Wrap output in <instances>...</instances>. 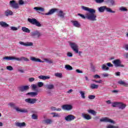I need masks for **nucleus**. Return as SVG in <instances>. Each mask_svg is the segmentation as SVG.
<instances>
[{"mask_svg": "<svg viewBox=\"0 0 128 128\" xmlns=\"http://www.w3.org/2000/svg\"><path fill=\"white\" fill-rule=\"evenodd\" d=\"M81 8L82 10L88 12L86 13L85 15L79 13L78 14V16H80L83 20L86 18V20H92V22H96V15L95 14L96 10L94 9L86 6H82Z\"/></svg>", "mask_w": 128, "mask_h": 128, "instance_id": "f257e3e1", "label": "nucleus"}, {"mask_svg": "<svg viewBox=\"0 0 128 128\" xmlns=\"http://www.w3.org/2000/svg\"><path fill=\"white\" fill-rule=\"evenodd\" d=\"M69 44L72 50L73 51H74L75 54H78L79 56H80V54H82V51L78 52V44L74 42H69Z\"/></svg>", "mask_w": 128, "mask_h": 128, "instance_id": "f03ea898", "label": "nucleus"}, {"mask_svg": "<svg viewBox=\"0 0 128 128\" xmlns=\"http://www.w3.org/2000/svg\"><path fill=\"white\" fill-rule=\"evenodd\" d=\"M45 88L46 90H48L46 91V94L48 96H52V90L54 89V85L52 84H46Z\"/></svg>", "mask_w": 128, "mask_h": 128, "instance_id": "7ed1b4c3", "label": "nucleus"}, {"mask_svg": "<svg viewBox=\"0 0 128 128\" xmlns=\"http://www.w3.org/2000/svg\"><path fill=\"white\" fill-rule=\"evenodd\" d=\"M98 10L99 12H104V10H106L107 12H110L111 14H114L116 11H114L112 10V9L110 8L106 7V6H102L98 8Z\"/></svg>", "mask_w": 128, "mask_h": 128, "instance_id": "20e7f679", "label": "nucleus"}, {"mask_svg": "<svg viewBox=\"0 0 128 128\" xmlns=\"http://www.w3.org/2000/svg\"><path fill=\"white\" fill-rule=\"evenodd\" d=\"M100 122H109L110 124H116V122L114 120L106 117L101 118Z\"/></svg>", "mask_w": 128, "mask_h": 128, "instance_id": "39448f33", "label": "nucleus"}, {"mask_svg": "<svg viewBox=\"0 0 128 128\" xmlns=\"http://www.w3.org/2000/svg\"><path fill=\"white\" fill-rule=\"evenodd\" d=\"M112 64L115 66L116 68H124V66L122 64V61L120 59H116L112 62Z\"/></svg>", "mask_w": 128, "mask_h": 128, "instance_id": "423d86ee", "label": "nucleus"}, {"mask_svg": "<svg viewBox=\"0 0 128 128\" xmlns=\"http://www.w3.org/2000/svg\"><path fill=\"white\" fill-rule=\"evenodd\" d=\"M9 4L11 8H12L18 9L20 8L18 4L16 2V0H10L9 2Z\"/></svg>", "mask_w": 128, "mask_h": 128, "instance_id": "0eeeda50", "label": "nucleus"}, {"mask_svg": "<svg viewBox=\"0 0 128 128\" xmlns=\"http://www.w3.org/2000/svg\"><path fill=\"white\" fill-rule=\"evenodd\" d=\"M24 102H26L27 104H36V102H38V99L28 98L25 99Z\"/></svg>", "mask_w": 128, "mask_h": 128, "instance_id": "6e6552de", "label": "nucleus"}, {"mask_svg": "<svg viewBox=\"0 0 128 128\" xmlns=\"http://www.w3.org/2000/svg\"><path fill=\"white\" fill-rule=\"evenodd\" d=\"M64 120L66 122H72V120H76V116L74 115L68 114L64 117Z\"/></svg>", "mask_w": 128, "mask_h": 128, "instance_id": "1a4fd4ad", "label": "nucleus"}, {"mask_svg": "<svg viewBox=\"0 0 128 128\" xmlns=\"http://www.w3.org/2000/svg\"><path fill=\"white\" fill-rule=\"evenodd\" d=\"M21 46H34V42H19Z\"/></svg>", "mask_w": 128, "mask_h": 128, "instance_id": "9d476101", "label": "nucleus"}, {"mask_svg": "<svg viewBox=\"0 0 128 128\" xmlns=\"http://www.w3.org/2000/svg\"><path fill=\"white\" fill-rule=\"evenodd\" d=\"M72 106L70 104H64L62 106V110H68V112L72 110Z\"/></svg>", "mask_w": 128, "mask_h": 128, "instance_id": "9b49d317", "label": "nucleus"}, {"mask_svg": "<svg viewBox=\"0 0 128 128\" xmlns=\"http://www.w3.org/2000/svg\"><path fill=\"white\" fill-rule=\"evenodd\" d=\"M2 60H16V58L14 56H6L2 58Z\"/></svg>", "mask_w": 128, "mask_h": 128, "instance_id": "f8f14e48", "label": "nucleus"}, {"mask_svg": "<svg viewBox=\"0 0 128 128\" xmlns=\"http://www.w3.org/2000/svg\"><path fill=\"white\" fill-rule=\"evenodd\" d=\"M32 36H36V38H40L42 36V34L38 30L33 31L31 32Z\"/></svg>", "mask_w": 128, "mask_h": 128, "instance_id": "ddd939ff", "label": "nucleus"}, {"mask_svg": "<svg viewBox=\"0 0 128 128\" xmlns=\"http://www.w3.org/2000/svg\"><path fill=\"white\" fill-rule=\"evenodd\" d=\"M58 10L56 8H52L47 13H45V16H52V14H54Z\"/></svg>", "mask_w": 128, "mask_h": 128, "instance_id": "4468645a", "label": "nucleus"}, {"mask_svg": "<svg viewBox=\"0 0 128 128\" xmlns=\"http://www.w3.org/2000/svg\"><path fill=\"white\" fill-rule=\"evenodd\" d=\"M30 60L32 62H42V63L44 62L41 60L40 59L38 58H36V57H31L30 58Z\"/></svg>", "mask_w": 128, "mask_h": 128, "instance_id": "2eb2a0df", "label": "nucleus"}, {"mask_svg": "<svg viewBox=\"0 0 128 128\" xmlns=\"http://www.w3.org/2000/svg\"><path fill=\"white\" fill-rule=\"evenodd\" d=\"M4 14L6 16H12V14H14V12L10 10H7L4 12Z\"/></svg>", "mask_w": 128, "mask_h": 128, "instance_id": "dca6fc26", "label": "nucleus"}, {"mask_svg": "<svg viewBox=\"0 0 128 128\" xmlns=\"http://www.w3.org/2000/svg\"><path fill=\"white\" fill-rule=\"evenodd\" d=\"M30 89V87L28 86H22L20 88V90L22 92H26Z\"/></svg>", "mask_w": 128, "mask_h": 128, "instance_id": "f3484780", "label": "nucleus"}, {"mask_svg": "<svg viewBox=\"0 0 128 128\" xmlns=\"http://www.w3.org/2000/svg\"><path fill=\"white\" fill-rule=\"evenodd\" d=\"M16 110V112H23L24 114H28V110L26 108H20L18 107Z\"/></svg>", "mask_w": 128, "mask_h": 128, "instance_id": "a211bd4d", "label": "nucleus"}, {"mask_svg": "<svg viewBox=\"0 0 128 128\" xmlns=\"http://www.w3.org/2000/svg\"><path fill=\"white\" fill-rule=\"evenodd\" d=\"M126 107V105L122 102H119L118 108L120 110H124Z\"/></svg>", "mask_w": 128, "mask_h": 128, "instance_id": "6ab92c4d", "label": "nucleus"}, {"mask_svg": "<svg viewBox=\"0 0 128 128\" xmlns=\"http://www.w3.org/2000/svg\"><path fill=\"white\" fill-rule=\"evenodd\" d=\"M71 22L75 28H80V24L78 21L72 20Z\"/></svg>", "mask_w": 128, "mask_h": 128, "instance_id": "aec40b11", "label": "nucleus"}, {"mask_svg": "<svg viewBox=\"0 0 128 128\" xmlns=\"http://www.w3.org/2000/svg\"><path fill=\"white\" fill-rule=\"evenodd\" d=\"M82 118H84L85 120H92V116H90L88 114H86L84 113H82Z\"/></svg>", "mask_w": 128, "mask_h": 128, "instance_id": "412c9836", "label": "nucleus"}, {"mask_svg": "<svg viewBox=\"0 0 128 128\" xmlns=\"http://www.w3.org/2000/svg\"><path fill=\"white\" fill-rule=\"evenodd\" d=\"M16 126L18 128H24L26 126V122H16Z\"/></svg>", "mask_w": 128, "mask_h": 128, "instance_id": "4be33fe9", "label": "nucleus"}, {"mask_svg": "<svg viewBox=\"0 0 128 128\" xmlns=\"http://www.w3.org/2000/svg\"><path fill=\"white\" fill-rule=\"evenodd\" d=\"M16 60L18 62H20L21 60H24V62H30V59L26 57L22 56L20 58H16Z\"/></svg>", "mask_w": 128, "mask_h": 128, "instance_id": "5701e85b", "label": "nucleus"}, {"mask_svg": "<svg viewBox=\"0 0 128 128\" xmlns=\"http://www.w3.org/2000/svg\"><path fill=\"white\" fill-rule=\"evenodd\" d=\"M38 78H40V80H50V77L49 76H44L42 75L38 76Z\"/></svg>", "mask_w": 128, "mask_h": 128, "instance_id": "b1692460", "label": "nucleus"}, {"mask_svg": "<svg viewBox=\"0 0 128 128\" xmlns=\"http://www.w3.org/2000/svg\"><path fill=\"white\" fill-rule=\"evenodd\" d=\"M53 122L54 121L52 120L50 118L46 119L44 120V123L46 124H52Z\"/></svg>", "mask_w": 128, "mask_h": 128, "instance_id": "393cba45", "label": "nucleus"}, {"mask_svg": "<svg viewBox=\"0 0 128 128\" xmlns=\"http://www.w3.org/2000/svg\"><path fill=\"white\" fill-rule=\"evenodd\" d=\"M90 88H92V90H98V85L94 84H91L90 85Z\"/></svg>", "mask_w": 128, "mask_h": 128, "instance_id": "a878e982", "label": "nucleus"}, {"mask_svg": "<svg viewBox=\"0 0 128 128\" xmlns=\"http://www.w3.org/2000/svg\"><path fill=\"white\" fill-rule=\"evenodd\" d=\"M36 20H37L36 18H28V21L29 22H30V24H35Z\"/></svg>", "mask_w": 128, "mask_h": 128, "instance_id": "bb28decb", "label": "nucleus"}, {"mask_svg": "<svg viewBox=\"0 0 128 128\" xmlns=\"http://www.w3.org/2000/svg\"><path fill=\"white\" fill-rule=\"evenodd\" d=\"M26 96H38V92H30L26 94Z\"/></svg>", "mask_w": 128, "mask_h": 128, "instance_id": "cd10ccee", "label": "nucleus"}, {"mask_svg": "<svg viewBox=\"0 0 128 128\" xmlns=\"http://www.w3.org/2000/svg\"><path fill=\"white\" fill-rule=\"evenodd\" d=\"M102 70H108L110 68L108 67L106 64H103L102 66Z\"/></svg>", "mask_w": 128, "mask_h": 128, "instance_id": "c85d7f7f", "label": "nucleus"}, {"mask_svg": "<svg viewBox=\"0 0 128 128\" xmlns=\"http://www.w3.org/2000/svg\"><path fill=\"white\" fill-rule=\"evenodd\" d=\"M22 30L24 32H27V34H30V30L26 27H22Z\"/></svg>", "mask_w": 128, "mask_h": 128, "instance_id": "c756f323", "label": "nucleus"}, {"mask_svg": "<svg viewBox=\"0 0 128 128\" xmlns=\"http://www.w3.org/2000/svg\"><path fill=\"white\" fill-rule=\"evenodd\" d=\"M118 84H121L122 86H128V83H126L122 80L118 81Z\"/></svg>", "mask_w": 128, "mask_h": 128, "instance_id": "7c9ffc66", "label": "nucleus"}, {"mask_svg": "<svg viewBox=\"0 0 128 128\" xmlns=\"http://www.w3.org/2000/svg\"><path fill=\"white\" fill-rule=\"evenodd\" d=\"M0 26H1L2 28H8V24L4 22H0Z\"/></svg>", "mask_w": 128, "mask_h": 128, "instance_id": "2f4dec72", "label": "nucleus"}, {"mask_svg": "<svg viewBox=\"0 0 128 128\" xmlns=\"http://www.w3.org/2000/svg\"><path fill=\"white\" fill-rule=\"evenodd\" d=\"M58 16L60 18H64V13L62 12V10H59L58 12Z\"/></svg>", "mask_w": 128, "mask_h": 128, "instance_id": "473e14b6", "label": "nucleus"}, {"mask_svg": "<svg viewBox=\"0 0 128 128\" xmlns=\"http://www.w3.org/2000/svg\"><path fill=\"white\" fill-rule=\"evenodd\" d=\"M54 74V76L56 78H62V74L60 72H56Z\"/></svg>", "mask_w": 128, "mask_h": 128, "instance_id": "72a5a7b5", "label": "nucleus"}, {"mask_svg": "<svg viewBox=\"0 0 128 128\" xmlns=\"http://www.w3.org/2000/svg\"><path fill=\"white\" fill-rule=\"evenodd\" d=\"M8 106H10V108H13L14 110H16V109L18 108V107L16 106V104H14V103H9L8 104Z\"/></svg>", "mask_w": 128, "mask_h": 128, "instance_id": "f704fd0d", "label": "nucleus"}, {"mask_svg": "<svg viewBox=\"0 0 128 128\" xmlns=\"http://www.w3.org/2000/svg\"><path fill=\"white\" fill-rule=\"evenodd\" d=\"M34 10H36V11L39 10V12H44V8L42 7H34Z\"/></svg>", "mask_w": 128, "mask_h": 128, "instance_id": "c9c22d12", "label": "nucleus"}, {"mask_svg": "<svg viewBox=\"0 0 128 128\" xmlns=\"http://www.w3.org/2000/svg\"><path fill=\"white\" fill-rule=\"evenodd\" d=\"M120 102H114L112 103L113 108H118V104Z\"/></svg>", "mask_w": 128, "mask_h": 128, "instance_id": "e433bc0d", "label": "nucleus"}, {"mask_svg": "<svg viewBox=\"0 0 128 128\" xmlns=\"http://www.w3.org/2000/svg\"><path fill=\"white\" fill-rule=\"evenodd\" d=\"M26 4H28V2L24 1V0H18V4L20 6H22Z\"/></svg>", "mask_w": 128, "mask_h": 128, "instance_id": "4c0bfd02", "label": "nucleus"}, {"mask_svg": "<svg viewBox=\"0 0 128 128\" xmlns=\"http://www.w3.org/2000/svg\"><path fill=\"white\" fill-rule=\"evenodd\" d=\"M88 112L91 114H92L93 116H96V112L92 110H88Z\"/></svg>", "mask_w": 128, "mask_h": 128, "instance_id": "58836bf2", "label": "nucleus"}, {"mask_svg": "<svg viewBox=\"0 0 128 128\" xmlns=\"http://www.w3.org/2000/svg\"><path fill=\"white\" fill-rule=\"evenodd\" d=\"M80 94L81 96V98H82L84 99L86 98V94L84 93V91H80Z\"/></svg>", "mask_w": 128, "mask_h": 128, "instance_id": "ea45409f", "label": "nucleus"}, {"mask_svg": "<svg viewBox=\"0 0 128 128\" xmlns=\"http://www.w3.org/2000/svg\"><path fill=\"white\" fill-rule=\"evenodd\" d=\"M65 68L67 70H72V67L70 65H66Z\"/></svg>", "mask_w": 128, "mask_h": 128, "instance_id": "a19ab883", "label": "nucleus"}, {"mask_svg": "<svg viewBox=\"0 0 128 128\" xmlns=\"http://www.w3.org/2000/svg\"><path fill=\"white\" fill-rule=\"evenodd\" d=\"M120 12H128V8L124 6H121L119 8Z\"/></svg>", "mask_w": 128, "mask_h": 128, "instance_id": "79ce46f5", "label": "nucleus"}, {"mask_svg": "<svg viewBox=\"0 0 128 128\" xmlns=\"http://www.w3.org/2000/svg\"><path fill=\"white\" fill-rule=\"evenodd\" d=\"M6 68L7 70H9L10 72L14 70V68L12 66H6Z\"/></svg>", "mask_w": 128, "mask_h": 128, "instance_id": "37998d69", "label": "nucleus"}, {"mask_svg": "<svg viewBox=\"0 0 128 128\" xmlns=\"http://www.w3.org/2000/svg\"><path fill=\"white\" fill-rule=\"evenodd\" d=\"M44 62H47L48 64H52L53 62L52 60H50L48 58L44 59Z\"/></svg>", "mask_w": 128, "mask_h": 128, "instance_id": "c03bdc74", "label": "nucleus"}, {"mask_svg": "<svg viewBox=\"0 0 128 128\" xmlns=\"http://www.w3.org/2000/svg\"><path fill=\"white\" fill-rule=\"evenodd\" d=\"M106 128H120V126H112V125L110 124L106 126Z\"/></svg>", "mask_w": 128, "mask_h": 128, "instance_id": "a18cd8bd", "label": "nucleus"}, {"mask_svg": "<svg viewBox=\"0 0 128 128\" xmlns=\"http://www.w3.org/2000/svg\"><path fill=\"white\" fill-rule=\"evenodd\" d=\"M37 86L38 88H42L44 86V82H38L37 83Z\"/></svg>", "mask_w": 128, "mask_h": 128, "instance_id": "49530a36", "label": "nucleus"}, {"mask_svg": "<svg viewBox=\"0 0 128 128\" xmlns=\"http://www.w3.org/2000/svg\"><path fill=\"white\" fill-rule=\"evenodd\" d=\"M96 4H102L104 2V0H94Z\"/></svg>", "mask_w": 128, "mask_h": 128, "instance_id": "de8ad7c7", "label": "nucleus"}, {"mask_svg": "<svg viewBox=\"0 0 128 128\" xmlns=\"http://www.w3.org/2000/svg\"><path fill=\"white\" fill-rule=\"evenodd\" d=\"M34 25L36 26H38V28H40V26H42V24H40V23L38 20H36Z\"/></svg>", "mask_w": 128, "mask_h": 128, "instance_id": "09e8293b", "label": "nucleus"}, {"mask_svg": "<svg viewBox=\"0 0 128 128\" xmlns=\"http://www.w3.org/2000/svg\"><path fill=\"white\" fill-rule=\"evenodd\" d=\"M32 120H38V115L36 114H33L32 116Z\"/></svg>", "mask_w": 128, "mask_h": 128, "instance_id": "8fccbe9b", "label": "nucleus"}, {"mask_svg": "<svg viewBox=\"0 0 128 128\" xmlns=\"http://www.w3.org/2000/svg\"><path fill=\"white\" fill-rule=\"evenodd\" d=\"M88 98L89 100H94V98H96V96L94 95H89Z\"/></svg>", "mask_w": 128, "mask_h": 128, "instance_id": "3c124183", "label": "nucleus"}, {"mask_svg": "<svg viewBox=\"0 0 128 128\" xmlns=\"http://www.w3.org/2000/svg\"><path fill=\"white\" fill-rule=\"evenodd\" d=\"M54 114L53 118H60V114L58 113L55 112Z\"/></svg>", "mask_w": 128, "mask_h": 128, "instance_id": "603ef678", "label": "nucleus"}, {"mask_svg": "<svg viewBox=\"0 0 128 128\" xmlns=\"http://www.w3.org/2000/svg\"><path fill=\"white\" fill-rule=\"evenodd\" d=\"M10 28L11 30H13V31L18 30V28L16 26H11Z\"/></svg>", "mask_w": 128, "mask_h": 128, "instance_id": "864d4df0", "label": "nucleus"}, {"mask_svg": "<svg viewBox=\"0 0 128 128\" xmlns=\"http://www.w3.org/2000/svg\"><path fill=\"white\" fill-rule=\"evenodd\" d=\"M110 76V75L108 73H104L102 74V76H103V78H108V76Z\"/></svg>", "mask_w": 128, "mask_h": 128, "instance_id": "5fc2aeb1", "label": "nucleus"}, {"mask_svg": "<svg viewBox=\"0 0 128 128\" xmlns=\"http://www.w3.org/2000/svg\"><path fill=\"white\" fill-rule=\"evenodd\" d=\"M31 87L32 90H36V88H38V86H36V84H32L31 85Z\"/></svg>", "mask_w": 128, "mask_h": 128, "instance_id": "6e6d98bb", "label": "nucleus"}, {"mask_svg": "<svg viewBox=\"0 0 128 128\" xmlns=\"http://www.w3.org/2000/svg\"><path fill=\"white\" fill-rule=\"evenodd\" d=\"M106 64L107 65V66L109 68H112V66H114V65L111 62H108Z\"/></svg>", "mask_w": 128, "mask_h": 128, "instance_id": "4d7b16f0", "label": "nucleus"}, {"mask_svg": "<svg viewBox=\"0 0 128 128\" xmlns=\"http://www.w3.org/2000/svg\"><path fill=\"white\" fill-rule=\"evenodd\" d=\"M18 72L21 74H24V70L21 69L20 68H18Z\"/></svg>", "mask_w": 128, "mask_h": 128, "instance_id": "13d9d810", "label": "nucleus"}, {"mask_svg": "<svg viewBox=\"0 0 128 128\" xmlns=\"http://www.w3.org/2000/svg\"><path fill=\"white\" fill-rule=\"evenodd\" d=\"M67 56H68L69 58H72V53L70 52H68L67 53Z\"/></svg>", "mask_w": 128, "mask_h": 128, "instance_id": "bf43d9fd", "label": "nucleus"}, {"mask_svg": "<svg viewBox=\"0 0 128 128\" xmlns=\"http://www.w3.org/2000/svg\"><path fill=\"white\" fill-rule=\"evenodd\" d=\"M28 80L30 82H34V78H28Z\"/></svg>", "mask_w": 128, "mask_h": 128, "instance_id": "052dcab7", "label": "nucleus"}, {"mask_svg": "<svg viewBox=\"0 0 128 128\" xmlns=\"http://www.w3.org/2000/svg\"><path fill=\"white\" fill-rule=\"evenodd\" d=\"M110 3L111 4L112 6H115L116 2H114V0H111L110 1Z\"/></svg>", "mask_w": 128, "mask_h": 128, "instance_id": "680f3d73", "label": "nucleus"}, {"mask_svg": "<svg viewBox=\"0 0 128 128\" xmlns=\"http://www.w3.org/2000/svg\"><path fill=\"white\" fill-rule=\"evenodd\" d=\"M94 78H100V76L98 74H96L94 76Z\"/></svg>", "mask_w": 128, "mask_h": 128, "instance_id": "e2e57ef3", "label": "nucleus"}, {"mask_svg": "<svg viewBox=\"0 0 128 128\" xmlns=\"http://www.w3.org/2000/svg\"><path fill=\"white\" fill-rule=\"evenodd\" d=\"M76 72H78V74H82L83 72L82 70H80L78 69L76 70Z\"/></svg>", "mask_w": 128, "mask_h": 128, "instance_id": "0e129e2a", "label": "nucleus"}, {"mask_svg": "<svg viewBox=\"0 0 128 128\" xmlns=\"http://www.w3.org/2000/svg\"><path fill=\"white\" fill-rule=\"evenodd\" d=\"M115 74L116 76H120V72H116Z\"/></svg>", "mask_w": 128, "mask_h": 128, "instance_id": "69168bd1", "label": "nucleus"}, {"mask_svg": "<svg viewBox=\"0 0 128 128\" xmlns=\"http://www.w3.org/2000/svg\"><path fill=\"white\" fill-rule=\"evenodd\" d=\"M50 110H56V108L54 107V106H52L50 108Z\"/></svg>", "mask_w": 128, "mask_h": 128, "instance_id": "338daca9", "label": "nucleus"}, {"mask_svg": "<svg viewBox=\"0 0 128 128\" xmlns=\"http://www.w3.org/2000/svg\"><path fill=\"white\" fill-rule=\"evenodd\" d=\"M124 56L125 58H128V53H125L124 54Z\"/></svg>", "mask_w": 128, "mask_h": 128, "instance_id": "774afa93", "label": "nucleus"}]
</instances>
